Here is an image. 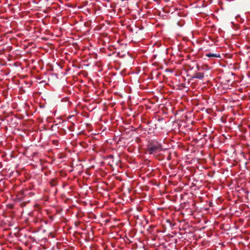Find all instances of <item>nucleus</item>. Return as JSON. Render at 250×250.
I'll use <instances>...</instances> for the list:
<instances>
[{"instance_id": "f257e3e1", "label": "nucleus", "mask_w": 250, "mask_h": 250, "mask_svg": "<svg viewBox=\"0 0 250 250\" xmlns=\"http://www.w3.org/2000/svg\"><path fill=\"white\" fill-rule=\"evenodd\" d=\"M162 145L156 140L148 141L146 145V153L152 154L162 150Z\"/></svg>"}, {"instance_id": "f03ea898", "label": "nucleus", "mask_w": 250, "mask_h": 250, "mask_svg": "<svg viewBox=\"0 0 250 250\" xmlns=\"http://www.w3.org/2000/svg\"><path fill=\"white\" fill-rule=\"evenodd\" d=\"M213 41L211 40H208L204 43V51H208L210 50L209 47L213 46Z\"/></svg>"}, {"instance_id": "7ed1b4c3", "label": "nucleus", "mask_w": 250, "mask_h": 250, "mask_svg": "<svg viewBox=\"0 0 250 250\" xmlns=\"http://www.w3.org/2000/svg\"><path fill=\"white\" fill-rule=\"evenodd\" d=\"M205 56L208 58H220V54L219 53H207L205 54Z\"/></svg>"}, {"instance_id": "20e7f679", "label": "nucleus", "mask_w": 250, "mask_h": 250, "mask_svg": "<svg viewBox=\"0 0 250 250\" xmlns=\"http://www.w3.org/2000/svg\"><path fill=\"white\" fill-rule=\"evenodd\" d=\"M193 78L201 80L203 78V74L200 72H197L193 75Z\"/></svg>"}, {"instance_id": "39448f33", "label": "nucleus", "mask_w": 250, "mask_h": 250, "mask_svg": "<svg viewBox=\"0 0 250 250\" xmlns=\"http://www.w3.org/2000/svg\"><path fill=\"white\" fill-rule=\"evenodd\" d=\"M206 175L208 177L211 178L213 174L211 172H209L208 170H206V171H204V179H206L207 178Z\"/></svg>"}, {"instance_id": "423d86ee", "label": "nucleus", "mask_w": 250, "mask_h": 250, "mask_svg": "<svg viewBox=\"0 0 250 250\" xmlns=\"http://www.w3.org/2000/svg\"><path fill=\"white\" fill-rule=\"evenodd\" d=\"M49 183L51 187H54L58 184L57 181L55 179L51 180V181L49 182Z\"/></svg>"}, {"instance_id": "0eeeda50", "label": "nucleus", "mask_w": 250, "mask_h": 250, "mask_svg": "<svg viewBox=\"0 0 250 250\" xmlns=\"http://www.w3.org/2000/svg\"><path fill=\"white\" fill-rule=\"evenodd\" d=\"M212 228H210L209 229V230L208 231V232H207V235L208 236V237H210L212 234Z\"/></svg>"}, {"instance_id": "6e6552de", "label": "nucleus", "mask_w": 250, "mask_h": 250, "mask_svg": "<svg viewBox=\"0 0 250 250\" xmlns=\"http://www.w3.org/2000/svg\"><path fill=\"white\" fill-rule=\"evenodd\" d=\"M210 79H208L207 80V81H206L207 85L208 87L211 86V85Z\"/></svg>"}, {"instance_id": "1a4fd4ad", "label": "nucleus", "mask_w": 250, "mask_h": 250, "mask_svg": "<svg viewBox=\"0 0 250 250\" xmlns=\"http://www.w3.org/2000/svg\"><path fill=\"white\" fill-rule=\"evenodd\" d=\"M74 124H72L71 125L69 126L68 127V129L70 130V131H73V129H72V128L74 126Z\"/></svg>"}, {"instance_id": "9d476101", "label": "nucleus", "mask_w": 250, "mask_h": 250, "mask_svg": "<svg viewBox=\"0 0 250 250\" xmlns=\"http://www.w3.org/2000/svg\"><path fill=\"white\" fill-rule=\"evenodd\" d=\"M211 72H209V73H208L206 75V76H207V77H208V76L211 77Z\"/></svg>"}, {"instance_id": "9b49d317", "label": "nucleus", "mask_w": 250, "mask_h": 250, "mask_svg": "<svg viewBox=\"0 0 250 250\" xmlns=\"http://www.w3.org/2000/svg\"><path fill=\"white\" fill-rule=\"evenodd\" d=\"M208 206L209 207H212V203L211 202H208Z\"/></svg>"}, {"instance_id": "f8f14e48", "label": "nucleus", "mask_w": 250, "mask_h": 250, "mask_svg": "<svg viewBox=\"0 0 250 250\" xmlns=\"http://www.w3.org/2000/svg\"><path fill=\"white\" fill-rule=\"evenodd\" d=\"M204 141L206 140V141H207V139L206 138V137L207 136V135L206 134H204Z\"/></svg>"}, {"instance_id": "ddd939ff", "label": "nucleus", "mask_w": 250, "mask_h": 250, "mask_svg": "<svg viewBox=\"0 0 250 250\" xmlns=\"http://www.w3.org/2000/svg\"><path fill=\"white\" fill-rule=\"evenodd\" d=\"M209 208H204V210L208 211Z\"/></svg>"}, {"instance_id": "4468645a", "label": "nucleus", "mask_w": 250, "mask_h": 250, "mask_svg": "<svg viewBox=\"0 0 250 250\" xmlns=\"http://www.w3.org/2000/svg\"><path fill=\"white\" fill-rule=\"evenodd\" d=\"M206 97H208V96L204 94V100L207 99Z\"/></svg>"}, {"instance_id": "2eb2a0df", "label": "nucleus", "mask_w": 250, "mask_h": 250, "mask_svg": "<svg viewBox=\"0 0 250 250\" xmlns=\"http://www.w3.org/2000/svg\"><path fill=\"white\" fill-rule=\"evenodd\" d=\"M205 241V240H204V242ZM206 241H207V243H209L210 242V240H206Z\"/></svg>"}, {"instance_id": "dca6fc26", "label": "nucleus", "mask_w": 250, "mask_h": 250, "mask_svg": "<svg viewBox=\"0 0 250 250\" xmlns=\"http://www.w3.org/2000/svg\"><path fill=\"white\" fill-rule=\"evenodd\" d=\"M209 109H206V111L208 112V113H209Z\"/></svg>"}, {"instance_id": "f3484780", "label": "nucleus", "mask_w": 250, "mask_h": 250, "mask_svg": "<svg viewBox=\"0 0 250 250\" xmlns=\"http://www.w3.org/2000/svg\"><path fill=\"white\" fill-rule=\"evenodd\" d=\"M208 223V221H205L204 220V223H206H206Z\"/></svg>"}, {"instance_id": "a211bd4d", "label": "nucleus", "mask_w": 250, "mask_h": 250, "mask_svg": "<svg viewBox=\"0 0 250 250\" xmlns=\"http://www.w3.org/2000/svg\"><path fill=\"white\" fill-rule=\"evenodd\" d=\"M206 40V39L204 37V42Z\"/></svg>"}, {"instance_id": "6ab92c4d", "label": "nucleus", "mask_w": 250, "mask_h": 250, "mask_svg": "<svg viewBox=\"0 0 250 250\" xmlns=\"http://www.w3.org/2000/svg\"><path fill=\"white\" fill-rule=\"evenodd\" d=\"M204 187H208V185L207 186L204 185Z\"/></svg>"}, {"instance_id": "aec40b11", "label": "nucleus", "mask_w": 250, "mask_h": 250, "mask_svg": "<svg viewBox=\"0 0 250 250\" xmlns=\"http://www.w3.org/2000/svg\"><path fill=\"white\" fill-rule=\"evenodd\" d=\"M205 66H206L207 67H208V65H207V64H205Z\"/></svg>"}]
</instances>
